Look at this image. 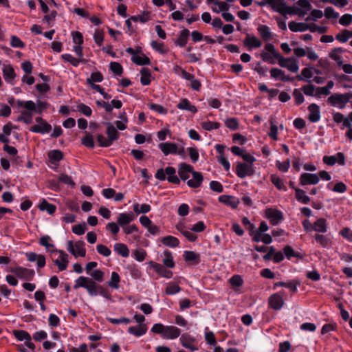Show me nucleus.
Here are the masks:
<instances>
[{
  "label": "nucleus",
  "mask_w": 352,
  "mask_h": 352,
  "mask_svg": "<svg viewBox=\"0 0 352 352\" xmlns=\"http://www.w3.org/2000/svg\"><path fill=\"white\" fill-rule=\"evenodd\" d=\"M110 70L117 76H121L123 72V67L119 63L111 62L109 65Z\"/></svg>",
  "instance_id": "obj_59"
},
{
  "label": "nucleus",
  "mask_w": 352,
  "mask_h": 352,
  "mask_svg": "<svg viewBox=\"0 0 352 352\" xmlns=\"http://www.w3.org/2000/svg\"><path fill=\"white\" fill-rule=\"evenodd\" d=\"M77 109L78 111H80V113H82V114H84L85 116H86L87 117H89L91 116V113H92L91 109L89 106H87L83 103H80L79 104H78Z\"/></svg>",
  "instance_id": "obj_63"
},
{
  "label": "nucleus",
  "mask_w": 352,
  "mask_h": 352,
  "mask_svg": "<svg viewBox=\"0 0 352 352\" xmlns=\"http://www.w3.org/2000/svg\"><path fill=\"white\" fill-rule=\"evenodd\" d=\"M320 181V177L317 174L304 173L301 174L299 178L301 186L316 185Z\"/></svg>",
  "instance_id": "obj_12"
},
{
  "label": "nucleus",
  "mask_w": 352,
  "mask_h": 352,
  "mask_svg": "<svg viewBox=\"0 0 352 352\" xmlns=\"http://www.w3.org/2000/svg\"><path fill=\"white\" fill-rule=\"evenodd\" d=\"M159 147L164 154H184V149L179 150L177 144L175 143H161L159 144Z\"/></svg>",
  "instance_id": "obj_13"
},
{
  "label": "nucleus",
  "mask_w": 352,
  "mask_h": 352,
  "mask_svg": "<svg viewBox=\"0 0 352 352\" xmlns=\"http://www.w3.org/2000/svg\"><path fill=\"white\" fill-rule=\"evenodd\" d=\"M10 45L13 47L23 48L25 44L18 36L12 35L11 36Z\"/></svg>",
  "instance_id": "obj_62"
},
{
  "label": "nucleus",
  "mask_w": 352,
  "mask_h": 352,
  "mask_svg": "<svg viewBox=\"0 0 352 352\" xmlns=\"http://www.w3.org/2000/svg\"><path fill=\"white\" fill-rule=\"evenodd\" d=\"M54 251L59 253L58 258L54 261V265L58 267L59 271L62 272L65 270L69 263L68 254L63 250H56Z\"/></svg>",
  "instance_id": "obj_16"
},
{
  "label": "nucleus",
  "mask_w": 352,
  "mask_h": 352,
  "mask_svg": "<svg viewBox=\"0 0 352 352\" xmlns=\"http://www.w3.org/2000/svg\"><path fill=\"white\" fill-rule=\"evenodd\" d=\"M3 76L6 82L13 85L16 74L14 68L10 65H3Z\"/></svg>",
  "instance_id": "obj_23"
},
{
  "label": "nucleus",
  "mask_w": 352,
  "mask_h": 352,
  "mask_svg": "<svg viewBox=\"0 0 352 352\" xmlns=\"http://www.w3.org/2000/svg\"><path fill=\"white\" fill-rule=\"evenodd\" d=\"M151 331L160 334L165 340H175L179 338L182 331L179 328L173 325H164L162 323H155L153 325Z\"/></svg>",
  "instance_id": "obj_3"
},
{
  "label": "nucleus",
  "mask_w": 352,
  "mask_h": 352,
  "mask_svg": "<svg viewBox=\"0 0 352 352\" xmlns=\"http://www.w3.org/2000/svg\"><path fill=\"white\" fill-rule=\"evenodd\" d=\"M96 250L100 254L106 257L109 256L111 254V250L102 244L97 245Z\"/></svg>",
  "instance_id": "obj_64"
},
{
  "label": "nucleus",
  "mask_w": 352,
  "mask_h": 352,
  "mask_svg": "<svg viewBox=\"0 0 352 352\" xmlns=\"http://www.w3.org/2000/svg\"><path fill=\"white\" fill-rule=\"evenodd\" d=\"M192 179L187 181V185L192 188L199 187L204 180L202 174L200 172H192Z\"/></svg>",
  "instance_id": "obj_27"
},
{
  "label": "nucleus",
  "mask_w": 352,
  "mask_h": 352,
  "mask_svg": "<svg viewBox=\"0 0 352 352\" xmlns=\"http://www.w3.org/2000/svg\"><path fill=\"white\" fill-rule=\"evenodd\" d=\"M80 287L85 289L90 296L100 295L108 300H111L109 290L89 277L81 276L75 280L74 288L78 289Z\"/></svg>",
  "instance_id": "obj_1"
},
{
  "label": "nucleus",
  "mask_w": 352,
  "mask_h": 352,
  "mask_svg": "<svg viewBox=\"0 0 352 352\" xmlns=\"http://www.w3.org/2000/svg\"><path fill=\"white\" fill-rule=\"evenodd\" d=\"M193 168L192 166L187 164L186 163H181L179 166L178 173L180 178L186 181L190 177V173L192 174Z\"/></svg>",
  "instance_id": "obj_24"
},
{
  "label": "nucleus",
  "mask_w": 352,
  "mask_h": 352,
  "mask_svg": "<svg viewBox=\"0 0 352 352\" xmlns=\"http://www.w3.org/2000/svg\"><path fill=\"white\" fill-rule=\"evenodd\" d=\"M133 211L136 212L137 214H146L148 212L151 208L150 205L146 204H143L142 205H140L139 204H134L133 206Z\"/></svg>",
  "instance_id": "obj_47"
},
{
  "label": "nucleus",
  "mask_w": 352,
  "mask_h": 352,
  "mask_svg": "<svg viewBox=\"0 0 352 352\" xmlns=\"http://www.w3.org/2000/svg\"><path fill=\"white\" fill-rule=\"evenodd\" d=\"M243 162H237L235 173L241 179L252 176L255 173L253 163L256 161L254 155H241Z\"/></svg>",
  "instance_id": "obj_2"
},
{
  "label": "nucleus",
  "mask_w": 352,
  "mask_h": 352,
  "mask_svg": "<svg viewBox=\"0 0 352 352\" xmlns=\"http://www.w3.org/2000/svg\"><path fill=\"white\" fill-rule=\"evenodd\" d=\"M218 200L219 202L236 209L240 201L239 199L234 196L223 195L219 197Z\"/></svg>",
  "instance_id": "obj_20"
},
{
  "label": "nucleus",
  "mask_w": 352,
  "mask_h": 352,
  "mask_svg": "<svg viewBox=\"0 0 352 352\" xmlns=\"http://www.w3.org/2000/svg\"><path fill=\"white\" fill-rule=\"evenodd\" d=\"M243 43L250 49L258 48L262 45V42L258 38L254 36H251L250 34H247Z\"/></svg>",
  "instance_id": "obj_30"
},
{
  "label": "nucleus",
  "mask_w": 352,
  "mask_h": 352,
  "mask_svg": "<svg viewBox=\"0 0 352 352\" xmlns=\"http://www.w3.org/2000/svg\"><path fill=\"white\" fill-rule=\"evenodd\" d=\"M289 28L292 32H305L307 30V24L305 23H297L295 21H290L289 23Z\"/></svg>",
  "instance_id": "obj_41"
},
{
  "label": "nucleus",
  "mask_w": 352,
  "mask_h": 352,
  "mask_svg": "<svg viewBox=\"0 0 352 352\" xmlns=\"http://www.w3.org/2000/svg\"><path fill=\"white\" fill-rule=\"evenodd\" d=\"M257 31L264 41H269L272 39V33L267 25H259Z\"/></svg>",
  "instance_id": "obj_31"
},
{
  "label": "nucleus",
  "mask_w": 352,
  "mask_h": 352,
  "mask_svg": "<svg viewBox=\"0 0 352 352\" xmlns=\"http://www.w3.org/2000/svg\"><path fill=\"white\" fill-rule=\"evenodd\" d=\"M352 98V92L345 94H333L327 99V103L332 107H336L340 109H343L346 104L350 102Z\"/></svg>",
  "instance_id": "obj_5"
},
{
  "label": "nucleus",
  "mask_w": 352,
  "mask_h": 352,
  "mask_svg": "<svg viewBox=\"0 0 352 352\" xmlns=\"http://www.w3.org/2000/svg\"><path fill=\"white\" fill-rule=\"evenodd\" d=\"M160 241L163 245L172 248L178 247L179 245V239L177 237L171 235L162 237Z\"/></svg>",
  "instance_id": "obj_33"
},
{
  "label": "nucleus",
  "mask_w": 352,
  "mask_h": 352,
  "mask_svg": "<svg viewBox=\"0 0 352 352\" xmlns=\"http://www.w3.org/2000/svg\"><path fill=\"white\" fill-rule=\"evenodd\" d=\"M10 272L14 274L20 279L25 280H32L35 275L34 270L23 267L11 268Z\"/></svg>",
  "instance_id": "obj_10"
},
{
  "label": "nucleus",
  "mask_w": 352,
  "mask_h": 352,
  "mask_svg": "<svg viewBox=\"0 0 352 352\" xmlns=\"http://www.w3.org/2000/svg\"><path fill=\"white\" fill-rule=\"evenodd\" d=\"M295 190V196L298 201L303 204H308L310 201V197L307 196L304 190L292 187Z\"/></svg>",
  "instance_id": "obj_34"
},
{
  "label": "nucleus",
  "mask_w": 352,
  "mask_h": 352,
  "mask_svg": "<svg viewBox=\"0 0 352 352\" xmlns=\"http://www.w3.org/2000/svg\"><path fill=\"white\" fill-rule=\"evenodd\" d=\"M52 241V239L48 235H44L41 236L39 239V244L45 248V249L48 251H51V248H54V245L52 243H50V241Z\"/></svg>",
  "instance_id": "obj_52"
},
{
  "label": "nucleus",
  "mask_w": 352,
  "mask_h": 352,
  "mask_svg": "<svg viewBox=\"0 0 352 352\" xmlns=\"http://www.w3.org/2000/svg\"><path fill=\"white\" fill-rule=\"evenodd\" d=\"M38 207L39 210L41 211L46 210L49 214H54L56 210V207L55 205L50 204L45 199H42Z\"/></svg>",
  "instance_id": "obj_36"
},
{
  "label": "nucleus",
  "mask_w": 352,
  "mask_h": 352,
  "mask_svg": "<svg viewBox=\"0 0 352 352\" xmlns=\"http://www.w3.org/2000/svg\"><path fill=\"white\" fill-rule=\"evenodd\" d=\"M94 39L96 45L100 47L104 41V31L102 30L96 29L94 34Z\"/></svg>",
  "instance_id": "obj_55"
},
{
  "label": "nucleus",
  "mask_w": 352,
  "mask_h": 352,
  "mask_svg": "<svg viewBox=\"0 0 352 352\" xmlns=\"http://www.w3.org/2000/svg\"><path fill=\"white\" fill-rule=\"evenodd\" d=\"M308 110L309 111L308 116L309 121L314 123L318 122L321 118L319 106L316 103H311L309 105Z\"/></svg>",
  "instance_id": "obj_19"
},
{
  "label": "nucleus",
  "mask_w": 352,
  "mask_h": 352,
  "mask_svg": "<svg viewBox=\"0 0 352 352\" xmlns=\"http://www.w3.org/2000/svg\"><path fill=\"white\" fill-rule=\"evenodd\" d=\"M140 82L142 85H148L151 83V72L148 68L143 67L141 71Z\"/></svg>",
  "instance_id": "obj_37"
},
{
  "label": "nucleus",
  "mask_w": 352,
  "mask_h": 352,
  "mask_svg": "<svg viewBox=\"0 0 352 352\" xmlns=\"http://www.w3.org/2000/svg\"><path fill=\"white\" fill-rule=\"evenodd\" d=\"M12 334L19 341H26L31 337L30 334L24 330H14Z\"/></svg>",
  "instance_id": "obj_48"
},
{
  "label": "nucleus",
  "mask_w": 352,
  "mask_h": 352,
  "mask_svg": "<svg viewBox=\"0 0 352 352\" xmlns=\"http://www.w3.org/2000/svg\"><path fill=\"white\" fill-rule=\"evenodd\" d=\"M148 107L151 110L157 112L158 113L162 114V115H166L168 113L167 109H166L163 106L158 104H155V103L149 104Z\"/></svg>",
  "instance_id": "obj_58"
},
{
  "label": "nucleus",
  "mask_w": 352,
  "mask_h": 352,
  "mask_svg": "<svg viewBox=\"0 0 352 352\" xmlns=\"http://www.w3.org/2000/svg\"><path fill=\"white\" fill-rule=\"evenodd\" d=\"M148 265L156 273L164 278H170L173 276V272L167 270L165 266L160 263L151 261L148 263Z\"/></svg>",
  "instance_id": "obj_14"
},
{
  "label": "nucleus",
  "mask_w": 352,
  "mask_h": 352,
  "mask_svg": "<svg viewBox=\"0 0 352 352\" xmlns=\"http://www.w3.org/2000/svg\"><path fill=\"white\" fill-rule=\"evenodd\" d=\"M61 58L66 62L70 63L74 67H78L79 65L80 59L73 57L70 54H63L61 55Z\"/></svg>",
  "instance_id": "obj_54"
},
{
  "label": "nucleus",
  "mask_w": 352,
  "mask_h": 352,
  "mask_svg": "<svg viewBox=\"0 0 352 352\" xmlns=\"http://www.w3.org/2000/svg\"><path fill=\"white\" fill-rule=\"evenodd\" d=\"M185 261L191 263L192 265H198L200 261V254L193 251L186 250L184 252L183 254Z\"/></svg>",
  "instance_id": "obj_26"
},
{
  "label": "nucleus",
  "mask_w": 352,
  "mask_h": 352,
  "mask_svg": "<svg viewBox=\"0 0 352 352\" xmlns=\"http://www.w3.org/2000/svg\"><path fill=\"white\" fill-rule=\"evenodd\" d=\"M270 180L272 183L277 188V189L281 190H287V188L284 185L283 180L276 175H271Z\"/></svg>",
  "instance_id": "obj_46"
},
{
  "label": "nucleus",
  "mask_w": 352,
  "mask_h": 352,
  "mask_svg": "<svg viewBox=\"0 0 352 352\" xmlns=\"http://www.w3.org/2000/svg\"><path fill=\"white\" fill-rule=\"evenodd\" d=\"M327 220L324 218H320L314 223V230L318 232L324 233L327 231Z\"/></svg>",
  "instance_id": "obj_35"
},
{
  "label": "nucleus",
  "mask_w": 352,
  "mask_h": 352,
  "mask_svg": "<svg viewBox=\"0 0 352 352\" xmlns=\"http://www.w3.org/2000/svg\"><path fill=\"white\" fill-rule=\"evenodd\" d=\"M230 283L234 287H241L243 284V280L240 275L235 274L232 276L230 280Z\"/></svg>",
  "instance_id": "obj_61"
},
{
  "label": "nucleus",
  "mask_w": 352,
  "mask_h": 352,
  "mask_svg": "<svg viewBox=\"0 0 352 352\" xmlns=\"http://www.w3.org/2000/svg\"><path fill=\"white\" fill-rule=\"evenodd\" d=\"M164 258H163V265L168 267L173 268L175 267V262L173 261V257L171 252L168 250H166L164 252Z\"/></svg>",
  "instance_id": "obj_44"
},
{
  "label": "nucleus",
  "mask_w": 352,
  "mask_h": 352,
  "mask_svg": "<svg viewBox=\"0 0 352 352\" xmlns=\"http://www.w3.org/2000/svg\"><path fill=\"white\" fill-rule=\"evenodd\" d=\"M177 107L179 109L188 111L194 114L197 112V107L192 105L187 98L181 99L180 102L177 104Z\"/></svg>",
  "instance_id": "obj_29"
},
{
  "label": "nucleus",
  "mask_w": 352,
  "mask_h": 352,
  "mask_svg": "<svg viewBox=\"0 0 352 352\" xmlns=\"http://www.w3.org/2000/svg\"><path fill=\"white\" fill-rule=\"evenodd\" d=\"M285 304L284 299L279 293H275L269 298V307L274 310L278 311L282 309Z\"/></svg>",
  "instance_id": "obj_15"
},
{
  "label": "nucleus",
  "mask_w": 352,
  "mask_h": 352,
  "mask_svg": "<svg viewBox=\"0 0 352 352\" xmlns=\"http://www.w3.org/2000/svg\"><path fill=\"white\" fill-rule=\"evenodd\" d=\"M131 19H132V21L134 22L140 21L142 23H144L150 20V12L144 11L142 14L131 16Z\"/></svg>",
  "instance_id": "obj_51"
},
{
  "label": "nucleus",
  "mask_w": 352,
  "mask_h": 352,
  "mask_svg": "<svg viewBox=\"0 0 352 352\" xmlns=\"http://www.w3.org/2000/svg\"><path fill=\"white\" fill-rule=\"evenodd\" d=\"M202 129L206 131H212L213 129H217L220 127L221 124L217 122H211L209 120L202 122L201 123Z\"/></svg>",
  "instance_id": "obj_50"
},
{
  "label": "nucleus",
  "mask_w": 352,
  "mask_h": 352,
  "mask_svg": "<svg viewBox=\"0 0 352 352\" xmlns=\"http://www.w3.org/2000/svg\"><path fill=\"white\" fill-rule=\"evenodd\" d=\"M49 103L44 101H38L37 103H34L32 100H18L17 107L19 108H25L29 111H33L34 113L41 114L42 112L47 109L49 107Z\"/></svg>",
  "instance_id": "obj_7"
},
{
  "label": "nucleus",
  "mask_w": 352,
  "mask_h": 352,
  "mask_svg": "<svg viewBox=\"0 0 352 352\" xmlns=\"http://www.w3.org/2000/svg\"><path fill=\"white\" fill-rule=\"evenodd\" d=\"M181 291V287L175 283H169L165 290V292L168 295H174L179 293Z\"/></svg>",
  "instance_id": "obj_56"
},
{
  "label": "nucleus",
  "mask_w": 352,
  "mask_h": 352,
  "mask_svg": "<svg viewBox=\"0 0 352 352\" xmlns=\"http://www.w3.org/2000/svg\"><path fill=\"white\" fill-rule=\"evenodd\" d=\"M91 278L94 281H98L101 283L104 280V272L100 270H96L90 274Z\"/></svg>",
  "instance_id": "obj_60"
},
{
  "label": "nucleus",
  "mask_w": 352,
  "mask_h": 352,
  "mask_svg": "<svg viewBox=\"0 0 352 352\" xmlns=\"http://www.w3.org/2000/svg\"><path fill=\"white\" fill-rule=\"evenodd\" d=\"M225 125L230 130L235 131L239 129V124L236 118H229L225 120Z\"/></svg>",
  "instance_id": "obj_53"
},
{
  "label": "nucleus",
  "mask_w": 352,
  "mask_h": 352,
  "mask_svg": "<svg viewBox=\"0 0 352 352\" xmlns=\"http://www.w3.org/2000/svg\"><path fill=\"white\" fill-rule=\"evenodd\" d=\"M175 173L176 170L175 168L172 166H167L165 169H158L155 177L160 181H164L167 179L170 183L179 184L180 183V180L176 175Z\"/></svg>",
  "instance_id": "obj_6"
},
{
  "label": "nucleus",
  "mask_w": 352,
  "mask_h": 352,
  "mask_svg": "<svg viewBox=\"0 0 352 352\" xmlns=\"http://www.w3.org/2000/svg\"><path fill=\"white\" fill-rule=\"evenodd\" d=\"M314 238L322 248H327L331 243V239L327 235L316 234Z\"/></svg>",
  "instance_id": "obj_45"
},
{
  "label": "nucleus",
  "mask_w": 352,
  "mask_h": 352,
  "mask_svg": "<svg viewBox=\"0 0 352 352\" xmlns=\"http://www.w3.org/2000/svg\"><path fill=\"white\" fill-rule=\"evenodd\" d=\"M179 342L183 347L188 349L192 352L198 350V348L196 346L197 343V339L188 333H181Z\"/></svg>",
  "instance_id": "obj_9"
},
{
  "label": "nucleus",
  "mask_w": 352,
  "mask_h": 352,
  "mask_svg": "<svg viewBox=\"0 0 352 352\" xmlns=\"http://www.w3.org/2000/svg\"><path fill=\"white\" fill-rule=\"evenodd\" d=\"M323 162L328 166H333L336 163L344 166L345 164L344 155H324Z\"/></svg>",
  "instance_id": "obj_21"
},
{
  "label": "nucleus",
  "mask_w": 352,
  "mask_h": 352,
  "mask_svg": "<svg viewBox=\"0 0 352 352\" xmlns=\"http://www.w3.org/2000/svg\"><path fill=\"white\" fill-rule=\"evenodd\" d=\"M30 130L33 133L45 134L51 131L52 126L45 121L42 124L33 125Z\"/></svg>",
  "instance_id": "obj_28"
},
{
  "label": "nucleus",
  "mask_w": 352,
  "mask_h": 352,
  "mask_svg": "<svg viewBox=\"0 0 352 352\" xmlns=\"http://www.w3.org/2000/svg\"><path fill=\"white\" fill-rule=\"evenodd\" d=\"M114 251L124 258H126L129 256V250L124 243H116L114 245Z\"/></svg>",
  "instance_id": "obj_39"
},
{
  "label": "nucleus",
  "mask_w": 352,
  "mask_h": 352,
  "mask_svg": "<svg viewBox=\"0 0 352 352\" xmlns=\"http://www.w3.org/2000/svg\"><path fill=\"white\" fill-rule=\"evenodd\" d=\"M265 217L269 219L272 226H277L283 220V212L278 209L272 208L265 210Z\"/></svg>",
  "instance_id": "obj_11"
},
{
  "label": "nucleus",
  "mask_w": 352,
  "mask_h": 352,
  "mask_svg": "<svg viewBox=\"0 0 352 352\" xmlns=\"http://www.w3.org/2000/svg\"><path fill=\"white\" fill-rule=\"evenodd\" d=\"M148 327L146 324H140L136 326H131L128 328V333L136 337H141L146 334Z\"/></svg>",
  "instance_id": "obj_22"
},
{
  "label": "nucleus",
  "mask_w": 352,
  "mask_h": 352,
  "mask_svg": "<svg viewBox=\"0 0 352 352\" xmlns=\"http://www.w3.org/2000/svg\"><path fill=\"white\" fill-rule=\"evenodd\" d=\"M190 34V31L186 28L182 30L179 32L177 38L175 41V45L180 47H184L187 44Z\"/></svg>",
  "instance_id": "obj_25"
},
{
  "label": "nucleus",
  "mask_w": 352,
  "mask_h": 352,
  "mask_svg": "<svg viewBox=\"0 0 352 352\" xmlns=\"http://www.w3.org/2000/svg\"><path fill=\"white\" fill-rule=\"evenodd\" d=\"M49 159L47 160L48 166L54 170H57L60 161L63 158V155H48Z\"/></svg>",
  "instance_id": "obj_42"
},
{
  "label": "nucleus",
  "mask_w": 352,
  "mask_h": 352,
  "mask_svg": "<svg viewBox=\"0 0 352 352\" xmlns=\"http://www.w3.org/2000/svg\"><path fill=\"white\" fill-rule=\"evenodd\" d=\"M135 219L132 212L120 213L117 217V223L124 228Z\"/></svg>",
  "instance_id": "obj_18"
},
{
  "label": "nucleus",
  "mask_w": 352,
  "mask_h": 352,
  "mask_svg": "<svg viewBox=\"0 0 352 352\" xmlns=\"http://www.w3.org/2000/svg\"><path fill=\"white\" fill-rule=\"evenodd\" d=\"M131 60L138 65H151V60L146 55L142 54V56H133Z\"/></svg>",
  "instance_id": "obj_43"
},
{
  "label": "nucleus",
  "mask_w": 352,
  "mask_h": 352,
  "mask_svg": "<svg viewBox=\"0 0 352 352\" xmlns=\"http://www.w3.org/2000/svg\"><path fill=\"white\" fill-rule=\"evenodd\" d=\"M300 281L298 279H293L289 282L279 281L274 283L273 288L275 289L278 287H284L288 288L292 293L298 292V287L300 286Z\"/></svg>",
  "instance_id": "obj_17"
},
{
  "label": "nucleus",
  "mask_w": 352,
  "mask_h": 352,
  "mask_svg": "<svg viewBox=\"0 0 352 352\" xmlns=\"http://www.w3.org/2000/svg\"><path fill=\"white\" fill-rule=\"evenodd\" d=\"M120 282V276L116 272H113L111 274V278L107 282V285L114 289H118L120 287L119 283Z\"/></svg>",
  "instance_id": "obj_40"
},
{
  "label": "nucleus",
  "mask_w": 352,
  "mask_h": 352,
  "mask_svg": "<svg viewBox=\"0 0 352 352\" xmlns=\"http://www.w3.org/2000/svg\"><path fill=\"white\" fill-rule=\"evenodd\" d=\"M85 243L82 241H78L74 244L72 241L67 242V250L72 254L75 257H84L86 255V250L84 248Z\"/></svg>",
  "instance_id": "obj_8"
},
{
  "label": "nucleus",
  "mask_w": 352,
  "mask_h": 352,
  "mask_svg": "<svg viewBox=\"0 0 352 352\" xmlns=\"http://www.w3.org/2000/svg\"><path fill=\"white\" fill-rule=\"evenodd\" d=\"M82 144L87 148H94L95 142L91 134L87 133L86 135L82 139Z\"/></svg>",
  "instance_id": "obj_57"
},
{
  "label": "nucleus",
  "mask_w": 352,
  "mask_h": 352,
  "mask_svg": "<svg viewBox=\"0 0 352 352\" xmlns=\"http://www.w3.org/2000/svg\"><path fill=\"white\" fill-rule=\"evenodd\" d=\"M103 80V76L100 72H93L90 77L87 79V82L90 86L94 82H100Z\"/></svg>",
  "instance_id": "obj_49"
},
{
  "label": "nucleus",
  "mask_w": 352,
  "mask_h": 352,
  "mask_svg": "<svg viewBox=\"0 0 352 352\" xmlns=\"http://www.w3.org/2000/svg\"><path fill=\"white\" fill-rule=\"evenodd\" d=\"M269 227L265 221H261L260 226L258 229L256 230V232L254 233L252 237V241L258 243L261 240V236L263 233L267 231Z\"/></svg>",
  "instance_id": "obj_32"
},
{
  "label": "nucleus",
  "mask_w": 352,
  "mask_h": 352,
  "mask_svg": "<svg viewBox=\"0 0 352 352\" xmlns=\"http://www.w3.org/2000/svg\"><path fill=\"white\" fill-rule=\"evenodd\" d=\"M258 4L261 7L269 5L274 10L283 15L285 19H287V14H296V7L287 6L285 0H262Z\"/></svg>",
  "instance_id": "obj_4"
},
{
  "label": "nucleus",
  "mask_w": 352,
  "mask_h": 352,
  "mask_svg": "<svg viewBox=\"0 0 352 352\" xmlns=\"http://www.w3.org/2000/svg\"><path fill=\"white\" fill-rule=\"evenodd\" d=\"M107 134L108 136V141L112 144L113 142L116 140L118 138L119 133L116 129V127L112 125L111 124H109V126L107 128Z\"/></svg>",
  "instance_id": "obj_38"
}]
</instances>
